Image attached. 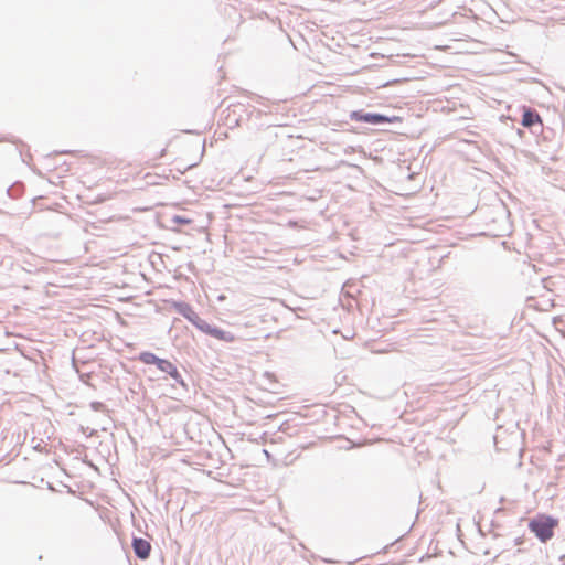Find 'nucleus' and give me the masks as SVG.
<instances>
[{"label": "nucleus", "mask_w": 565, "mask_h": 565, "mask_svg": "<svg viewBox=\"0 0 565 565\" xmlns=\"http://www.w3.org/2000/svg\"><path fill=\"white\" fill-rule=\"evenodd\" d=\"M287 225L289 227L296 228V227H298V222L297 221H288Z\"/></svg>", "instance_id": "dca6fc26"}, {"label": "nucleus", "mask_w": 565, "mask_h": 565, "mask_svg": "<svg viewBox=\"0 0 565 565\" xmlns=\"http://www.w3.org/2000/svg\"><path fill=\"white\" fill-rule=\"evenodd\" d=\"M237 110H244L247 111V109H244V105H238L233 109V115L235 116Z\"/></svg>", "instance_id": "2eb2a0df"}, {"label": "nucleus", "mask_w": 565, "mask_h": 565, "mask_svg": "<svg viewBox=\"0 0 565 565\" xmlns=\"http://www.w3.org/2000/svg\"><path fill=\"white\" fill-rule=\"evenodd\" d=\"M201 332L205 333L206 335H210L214 339H217L218 341L225 342V343H232L236 340L235 334H233L230 331H226L224 329H221L216 326L210 324L206 320L202 319L199 327L196 328Z\"/></svg>", "instance_id": "f03ea898"}, {"label": "nucleus", "mask_w": 565, "mask_h": 565, "mask_svg": "<svg viewBox=\"0 0 565 565\" xmlns=\"http://www.w3.org/2000/svg\"><path fill=\"white\" fill-rule=\"evenodd\" d=\"M370 114L371 113L365 111L364 109L352 110L349 114V118L352 121L369 124Z\"/></svg>", "instance_id": "1a4fd4ad"}, {"label": "nucleus", "mask_w": 565, "mask_h": 565, "mask_svg": "<svg viewBox=\"0 0 565 565\" xmlns=\"http://www.w3.org/2000/svg\"><path fill=\"white\" fill-rule=\"evenodd\" d=\"M90 374L89 373H82L79 374V379L83 383L85 384H88L87 380L89 379Z\"/></svg>", "instance_id": "4468645a"}, {"label": "nucleus", "mask_w": 565, "mask_h": 565, "mask_svg": "<svg viewBox=\"0 0 565 565\" xmlns=\"http://www.w3.org/2000/svg\"><path fill=\"white\" fill-rule=\"evenodd\" d=\"M23 192V183L15 182L11 186L7 189V193L10 198L17 199L19 198Z\"/></svg>", "instance_id": "9d476101"}, {"label": "nucleus", "mask_w": 565, "mask_h": 565, "mask_svg": "<svg viewBox=\"0 0 565 565\" xmlns=\"http://www.w3.org/2000/svg\"><path fill=\"white\" fill-rule=\"evenodd\" d=\"M172 222L175 223V224H190L191 220H189V218H186L185 216H182V215H174L172 217Z\"/></svg>", "instance_id": "f8f14e48"}, {"label": "nucleus", "mask_w": 565, "mask_h": 565, "mask_svg": "<svg viewBox=\"0 0 565 565\" xmlns=\"http://www.w3.org/2000/svg\"><path fill=\"white\" fill-rule=\"evenodd\" d=\"M90 408L95 412H105L106 411V405L102 402H98V401H94L89 404Z\"/></svg>", "instance_id": "9b49d317"}, {"label": "nucleus", "mask_w": 565, "mask_h": 565, "mask_svg": "<svg viewBox=\"0 0 565 565\" xmlns=\"http://www.w3.org/2000/svg\"><path fill=\"white\" fill-rule=\"evenodd\" d=\"M164 359L157 356L150 351H145L139 354V361L147 365H156L157 369L161 365Z\"/></svg>", "instance_id": "6e6552de"}, {"label": "nucleus", "mask_w": 565, "mask_h": 565, "mask_svg": "<svg viewBox=\"0 0 565 565\" xmlns=\"http://www.w3.org/2000/svg\"><path fill=\"white\" fill-rule=\"evenodd\" d=\"M558 519L548 514H537L529 522V530L542 542L546 543L554 536V530L558 525Z\"/></svg>", "instance_id": "f257e3e1"}, {"label": "nucleus", "mask_w": 565, "mask_h": 565, "mask_svg": "<svg viewBox=\"0 0 565 565\" xmlns=\"http://www.w3.org/2000/svg\"><path fill=\"white\" fill-rule=\"evenodd\" d=\"M394 122H402V118L398 116H387L380 113L370 114L369 125L371 126H384Z\"/></svg>", "instance_id": "0eeeda50"}, {"label": "nucleus", "mask_w": 565, "mask_h": 565, "mask_svg": "<svg viewBox=\"0 0 565 565\" xmlns=\"http://www.w3.org/2000/svg\"><path fill=\"white\" fill-rule=\"evenodd\" d=\"M522 543H523V539H522V537H516V539L514 540V544H515V545H521Z\"/></svg>", "instance_id": "f3484780"}, {"label": "nucleus", "mask_w": 565, "mask_h": 565, "mask_svg": "<svg viewBox=\"0 0 565 565\" xmlns=\"http://www.w3.org/2000/svg\"><path fill=\"white\" fill-rule=\"evenodd\" d=\"M561 561L563 562L562 565H565V555L562 556Z\"/></svg>", "instance_id": "a211bd4d"}, {"label": "nucleus", "mask_w": 565, "mask_h": 565, "mask_svg": "<svg viewBox=\"0 0 565 565\" xmlns=\"http://www.w3.org/2000/svg\"><path fill=\"white\" fill-rule=\"evenodd\" d=\"M228 120L231 121V124L233 122L234 126H241L242 121H243V117H242V115H238V117H235L233 119L228 118Z\"/></svg>", "instance_id": "ddd939ff"}, {"label": "nucleus", "mask_w": 565, "mask_h": 565, "mask_svg": "<svg viewBox=\"0 0 565 565\" xmlns=\"http://www.w3.org/2000/svg\"><path fill=\"white\" fill-rule=\"evenodd\" d=\"M131 547L137 558L142 561L149 558L151 553V544L146 539L134 536Z\"/></svg>", "instance_id": "20e7f679"}, {"label": "nucleus", "mask_w": 565, "mask_h": 565, "mask_svg": "<svg viewBox=\"0 0 565 565\" xmlns=\"http://www.w3.org/2000/svg\"><path fill=\"white\" fill-rule=\"evenodd\" d=\"M174 309L179 315L185 318L189 322H191L195 328L199 327L202 318L194 311L192 306L184 301H179L174 303Z\"/></svg>", "instance_id": "7ed1b4c3"}, {"label": "nucleus", "mask_w": 565, "mask_h": 565, "mask_svg": "<svg viewBox=\"0 0 565 565\" xmlns=\"http://www.w3.org/2000/svg\"><path fill=\"white\" fill-rule=\"evenodd\" d=\"M521 124L530 129H533L535 127L542 128L543 126L539 113L532 108H524Z\"/></svg>", "instance_id": "423d86ee"}, {"label": "nucleus", "mask_w": 565, "mask_h": 565, "mask_svg": "<svg viewBox=\"0 0 565 565\" xmlns=\"http://www.w3.org/2000/svg\"><path fill=\"white\" fill-rule=\"evenodd\" d=\"M159 371L169 374L173 381L181 385L183 388L188 390V384L185 383L184 379L182 377L181 373L177 369V366L170 362L169 360L164 359L161 365L158 369Z\"/></svg>", "instance_id": "39448f33"}]
</instances>
